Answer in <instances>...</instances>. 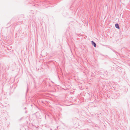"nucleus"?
<instances>
[{
	"mask_svg": "<svg viewBox=\"0 0 130 130\" xmlns=\"http://www.w3.org/2000/svg\"><path fill=\"white\" fill-rule=\"evenodd\" d=\"M115 26L116 27L118 28V29H120V28L119 27V25L118 24H116L115 25Z\"/></svg>",
	"mask_w": 130,
	"mask_h": 130,
	"instance_id": "nucleus-2",
	"label": "nucleus"
},
{
	"mask_svg": "<svg viewBox=\"0 0 130 130\" xmlns=\"http://www.w3.org/2000/svg\"><path fill=\"white\" fill-rule=\"evenodd\" d=\"M91 43L95 47H96V45L95 43L93 41H91Z\"/></svg>",
	"mask_w": 130,
	"mask_h": 130,
	"instance_id": "nucleus-1",
	"label": "nucleus"
}]
</instances>
